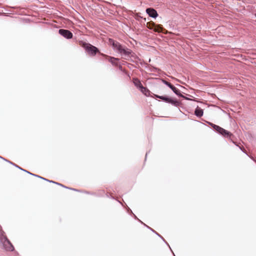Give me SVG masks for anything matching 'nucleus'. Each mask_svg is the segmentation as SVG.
<instances>
[{
	"label": "nucleus",
	"mask_w": 256,
	"mask_h": 256,
	"mask_svg": "<svg viewBox=\"0 0 256 256\" xmlns=\"http://www.w3.org/2000/svg\"><path fill=\"white\" fill-rule=\"evenodd\" d=\"M154 98L160 99L162 100L166 103L171 104L172 105L178 107L181 104V102L176 99L173 98H172L164 95L159 96L156 94H153Z\"/></svg>",
	"instance_id": "2"
},
{
	"label": "nucleus",
	"mask_w": 256,
	"mask_h": 256,
	"mask_svg": "<svg viewBox=\"0 0 256 256\" xmlns=\"http://www.w3.org/2000/svg\"><path fill=\"white\" fill-rule=\"evenodd\" d=\"M140 90L146 96L154 98V94H152L147 88L143 86L140 89Z\"/></svg>",
	"instance_id": "8"
},
{
	"label": "nucleus",
	"mask_w": 256,
	"mask_h": 256,
	"mask_svg": "<svg viewBox=\"0 0 256 256\" xmlns=\"http://www.w3.org/2000/svg\"><path fill=\"white\" fill-rule=\"evenodd\" d=\"M144 226H146L148 228L150 229L153 232H154L158 236H159L169 247H170L166 241V240L164 239V238L161 235H160L156 232L152 228H150V226H148L146 224H144Z\"/></svg>",
	"instance_id": "11"
},
{
	"label": "nucleus",
	"mask_w": 256,
	"mask_h": 256,
	"mask_svg": "<svg viewBox=\"0 0 256 256\" xmlns=\"http://www.w3.org/2000/svg\"><path fill=\"white\" fill-rule=\"evenodd\" d=\"M133 83L135 86H136L139 90L143 86L140 81L138 78H133Z\"/></svg>",
	"instance_id": "9"
},
{
	"label": "nucleus",
	"mask_w": 256,
	"mask_h": 256,
	"mask_svg": "<svg viewBox=\"0 0 256 256\" xmlns=\"http://www.w3.org/2000/svg\"><path fill=\"white\" fill-rule=\"evenodd\" d=\"M154 30L158 32H162L164 30V28L162 25L156 24V26H154Z\"/></svg>",
	"instance_id": "12"
},
{
	"label": "nucleus",
	"mask_w": 256,
	"mask_h": 256,
	"mask_svg": "<svg viewBox=\"0 0 256 256\" xmlns=\"http://www.w3.org/2000/svg\"><path fill=\"white\" fill-rule=\"evenodd\" d=\"M173 254L174 255V256H175L174 254L173 253Z\"/></svg>",
	"instance_id": "34"
},
{
	"label": "nucleus",
	"mask_w": 256,
	"mask_h": 256,
	"mask_svg": "<svg viewBox=\"0 0 256 256\" xmlns=\"http://www.w3.org/2000/svg\"><path fill=\"white\" fill-rule=\"evenodd\" d=\"M59 34L62 36H64V29H60L58 31Z\"/></svg>",
	"instance_id": "20"
},
{
	"label": "nucleus",
	"mask_w": 256,
	"mask_h": 256,
	"mask_svg": "<svg viewBox=\"0 0 256 256\" xmlns=\"http://www.w3.org/2000/svg\"><path fill=\"white\" fill-rule=\"evenodd\" d=\"M0 158H3L2 156H0Z\"/></svg>",
	"instance_id": "32"
},
{
	"label": "nucleus",
	"mask_w": 256,
	"mask_h": 256,
	"mask_svg": "<svg viewBox=\"0 0 256 256\" xmlns=\"http://www.w3.org/2000/svg\"><path fill=\"white\" fill-rule=\"evenodd\" d=\"M129 58H136V56L134 52L131 50V54L129 56Z\"/></svg>",
	"instance_id": "19"
},
{
	"label": "nucleus",
	"mask_w": 256,
	"mask_h": 256,
	"mask_svg": "<svg viewBox=\"0 0 256 256\" xmlns=\"http://www.w3.org/2000/svg\"><path fill=\"white\" fill-rule=\"evenodd\" d=\"M24 172H27V173H28V174H31V175H32V176H36V177H38V178H42V179H43V180H47V181H48V182H52V183H54V184H58V183H57V182H54V181H52V180H47V179H46V178H42V177H41V176H38V175H36V174H32V173H30V172H28V171H27V170H24ZM60 186H64L62 184H60Z\"/></svg>",
	"instance_id": "13"
},
{
	"label": "nucleus",
	"mask_w": 256,
	"mask_h": 256,
	"mask_svg": "<svg viewBox=\"0 0 256 256\" xmlns=\"http://www.w3.org/2000/svg\"><path fill=\"white\" fill-rule=\"evenodd\" d=\"M119 59L118 58H115L114 57H110L109 59V62L114 66H117L118 64L116 62V61H118Z\"/></svg>",
	"instance_id": "15"
},
{
	"label": "nucleus",
	"mask_w": 256,
	"mask_h": 256,
	"mask_svg": "<svg viewBox=\"0 0 256 256\" xmlns=\"http://www.w3.org/2000/svg\"><path fill=\"white\" fill-rule=\"evenodd\" d=\"M9 162L11 164H12V162ZM14 166H15L16 168H20V170H23V171H24V169H22V168H20V167H19L18 166H16V165L14 164Z\"/></svg>",
	"instance_id": "24"
},
{
	"label": "nucleus",
	"mask_w": 256,
	"mask_h": 256,
	"mask_svg": "<svg viewBox=\"0 0 256 256\" xmlns=\"http://www.w3.org/2000/svg\"><path fill=\"white\" fill-rule=\"evenodd\" d=\"M64 20H65V24H66L67 22H70V20L68 19H66V18H65Z\"/></svg>",
	"instance_id": "28"
},
{
	"label": "nucleus",
	"mask_w": 256,
	"mask_h": 256,
	"mask_svg": "<svg viewBox=\"0 0 256 256\" xmlns=\"http://www.w3.org/2000/svg\"><path fill=\"white\" fill-rule=\"evenodd\" d=\"M9 162L11 164H12V162ZM14 166H15L16 168H20V170H23V171H24V169H22V168H20V167H19L18 166H16V165L14 164Z\"/></svg>",
	"instance_id": "25"
},
{
	"label": "nucleus",
	"mask_w": 256,
	"mask_h": 256,
	"mask_svg": "<svg viewBox=\"0 0 256 256\" xmlns=\"http://www.w3.org/2000/svg\"><path fill=\"white\" fill-rule=\"evenodd\" d=\"M181 98H184V99L185 100H189L190 99L188 98L187 97L184 96V95L182 94V96H180Z\"/></svg>",
	"instance_id": "27"
},
{
	"label": "nucleus",
	"mask_w": 256,
	"mask_h": 256,
	"mask_svg": "<svg viewBox=\"0 0 256 256\" xmlns=\"http://www.w3.org/2000/svg\"><path fill=\"white\" fill-rule=\"evenodd\" d=\"M78 43L79 44L90 56H94L96 54H100L104 56V54L100 53L99 49L98 48L91 44L90 43L86 42L83 40H80Z\"/></svg>",
	"instance_id": "1"
},
{
	"label": "nucleus",
	"mask_w": 256,
	"mask_h": 256,
	"mask_svg": "<svg viewBox=\"0 0 256 256\" xmlns=\"http://www.w3.org/2000/svg\"><path fill=\"white\" fill-rule=\"evenodd\" d=\"M170 89L178 96H182V94H181L180 90L179 89L176 88L174 86H173Z\"/></svg>",
	"instance_id": "14"
},
{
	"label": "nucleus",
	"mask_w": 256,
	"mask_h": 256,
	"mask_svg": "<svg viewBox=\"0 0 256 256\" xmlns=\"http://www.w3.org/2000/svg\"><path fill=\"white\" fill-rule=\"evenodd\" d=\"M73 34L69 30H65V38L71 39L72 38Z\"/></svg>",
	"instance_id": "16"
},
{
	"label": "nucleus",
	"mask_w": 256,
	"mask_h": 256,
	"mask_svg": "<svg viewBox=\"0 0 256 256\" xmlns=\"http://www.w3.org/2000/svg\"><path fill=\"white\" fill-rule=\"evenodd\" d=\"M122 68V66H120V68L121 69Z\"/></svg>",
	"instance_id": "31"
},
{
	"label": "nucleus",
	"mask_w": 256,
	"mask_h": 256,
	"mask_svg": "<svg viewBox=\"0 0 256 256\" xmlns=\"http://www.w3.org/2000/svg\"><path fill=\"white\" fill-rule=\"evenodd\" d=\"M203 114H204L203 110L201 108H199L198 106H197L194 110V114L196 116L200 118L203 116Z\"/></svg>",
	"instance_id": "10"
},
{
	"label": "nucleus",
	"mask_w": 256,
	"mask_h": 256,
	"mask_svg": "<svg viewBox=\"0 0 256 256\" xmlns=\"http://www.w3.org/2000/svg\"><path fill=\"white\" fill-rule=\"evenodd\" d=\"M128 210H130L132 213V210L128 208Z\"/></svg>",
	"instance_id": "30"
},
{
	"label": "nucleus",
	"mask_w": 256,
	"mask_h": 256,
	"mask_svg": "<svg viewBox=\"0 0 256 256\" xmlns=\"http://www.w3.org/2000/svg\"><path fill=\"white\" fill-rule=\"evenodd\" d=\"M208 124L213 128V129L220 134L227 138H230L232 134L227 130L220 127V126L214 124L212 122H208Z\"/></svg>",
	"instance_id": "4"
},
{
	"label": "nucleus",
	"mask_w": 256,
	"mask_h": 256,
	"mask_svg": "<svg viewBox=\"0 0 256 256\" xmlns=\"http://www.w3.org/2000/svg\"><path fill=\"white\" fill-rule=\"evenodd\" d=\"M0 242L6 250L12 251L14 250L13 246L6 236L4 235V232L1 230H0Z\"/></svg>",
	"instance_id": "3"
},
{
	"label": "nucleus",
	"mask_w": 256,
	"mask_h": 256,
	"mask_svg": "<svg viewBox=\"0 0 256 256\" xmlns=\"http://www.w3.org/2000/svg\"><path fill=\"white\" fill-rule=\"evenodd\" d=\"M161 80L164 84L168 86L170 88H171L172 87V86H174L172 84H170V82H168V81L164 79H161Z\"/></svg>",
	"instance_id": "18"
},
{
	"label": "nucleus",
	"mask_w": 256,
	"mask_h": 256,
	"mask_svg": "<svg viewBox=\"0 0 256 256\" xmlns=\"http://www.w3.org/2000/svg\"><path fill=\"white\" fill-rule=\"evenodd\" d=\"M239 148H240V150H242L244 153L246 154L247 156H248V154L246 153V151L244 148H241V147H240V146Z\"/></svg>",
	"instance_id": "21"
},
{
	"label": "nucleus",
	"mask_w": 256,
	"mask_h": 256,
	"mask_svg": "<svg viewBox=\"0 0 256 256\" xmlns=\"http://www.w3.org/2000/svg\"><path fill=\"white\" fill-rule=\"evenodd\" d=\"M147 156H148V152H146V154L145 160H146Z\"/></svg>",
	"instance_id": "29"
},
{
	"label": "nucleus",
	"mask_w": 256,
	"mask_h": 256,
	"mask_svg": "<svg viewBox=\"0 0 256 256\" xmlns=\"http://www.w3.org/2000/svg\"><path fill=\"white\" fill-rule=\"evenodd\" d=\"M109 44L112 46L114 51L119 54L120 52L124 47L120 42L112 38H109Z\"/></svg>",
	"instance_id": "5"
},
{
	"label": "nucleus",
	"mask_w": 256,
	"mask_h": 256,
	"mask_svg": "<svg viewBox=\"0 0 256 256\" xmlns=\"http://www.w3.org/2000/svg\"><path fill=\"white\" fill-rule=\"evenodd\" d=\"M131 54V50L128 48L127 47H123L121 50L119 54L122 56H124L125 58H128Z\"/></svg>",
	"instance_id": "7"
},
{
	"label": "nucleus",
	"mask_w": 256,
	"mask_h": 256,
	"mask_svg": "<svg viewBox=\"0 0 256 256\" xmlns=\"http://www.w3.org/2000/svg\"><path fill=\"white\" fill-rule=\"evenodd\" d=\"M146 12L149 16L154 18H156L158 16V12L154 8H147Z\"/></svg>",
	"instance_id": "6"
},
{
	"label": "nucleus",
	"mask_w": 256,
	"mask_h": 256,
	"mask_svg": "<svg viewBox=\"0 0 256 256\" xmlns=\"http://www.w3.org/2000/svg\"><path fill=\"white\" fill-rule=\"evenodd\" d=\"M66 188V189H71V190H76V191H78V190H76V189H74V188H70L65 186V189Z\"/></svg>",
	"instance_id": "26"
},
{
	"label": "nucleus",
	"mask_w": 256,
	"mask_h": 256,
	"mask_svg": "<svg viewBox=\"0 0 256 256\" xmlns=\"http://www.w3.org/2000/svg\"><path fill=\"white\" fill-rule=\"evenodd\" d=\"M256 162V161H255Z\"/></svg>",
	"instance_id": "35"
},
{
	"label": "nucleus",
	"mask_w": 256,
	"mask_h": 256,
	"mask_svg": "<svg viewBox=\"0 0 256 256\" xmlns=\"http://www.w3.org/2000/svg\"><path fill=\"white\" fill-rule=\"evenodd\" d=\"M9 162L11 164H12V162ZM14 166H15L16 168H20V170H23V171H24V169H22V168H20V167H19L18 166H16V165L14 164Z\"/></svg>",
	"instance_id": "23"
},
{
	"label": "nucleus",
	"mask_w": 256,
	"mask_h": 256,
	"mask_svg": "<svg viewBox=\"0 0 256 256\" xmlns=\"http://www.w3.org/2000/svg\"><path fill=\"white\" fill-rule=\"evenodd\" d=\"M133 214V215H134V218H136V219L138 220L140 222H141L142 224H144V223H143V222H142L140 220L138 219V218L136 217V216L134 214Z\"/></svg>",
	"instance_id": "22"
},
{
	"label": "nucleus",
	"mask_w": 256,
	"mask_h": 256,
	"mask_svg": "<svg viewBox=\"0 0 256 256\" xmlns=\"http://www.w3.org/2000/svg\"><path fill=\"white\" fill-rule=\"evenodd\" d=\"M255 17H256V14H255Z\"/></svg>",
	"instance_id": "33"
},
{
	"label": "nucleus",
	"mask_w": 256,
	"mask_h": 256,
	"mask_svg": "<svg viewBox=\"0 0 256 256\" xmlns=\"http://www.w3.org/2000/svg\"><path fill=\"white\" fill-rule=\"evenodd\" d=\"M154 26H156V24L154 22H150L147 23V27L150 30H154Z\"/></svg>",
	"instance_id": "17"
}]
</instances>
